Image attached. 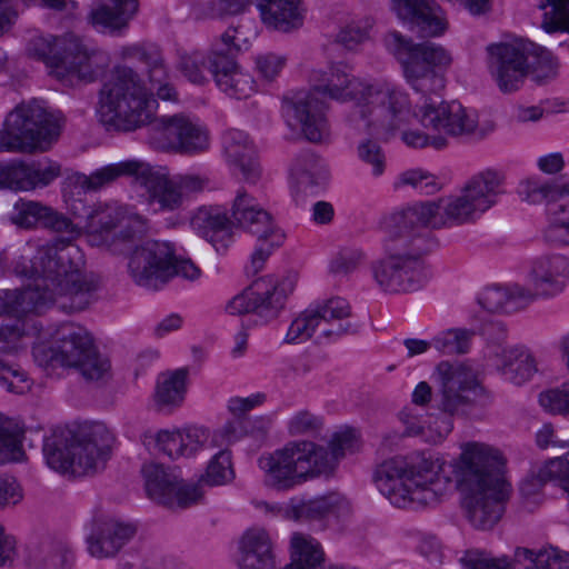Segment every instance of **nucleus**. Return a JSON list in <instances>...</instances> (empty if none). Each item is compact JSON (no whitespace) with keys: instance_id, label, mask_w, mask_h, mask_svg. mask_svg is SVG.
<instances>
[{"instance_id":"09e8293b","label":"nucleus","mask_w":569,"mask_h":569,"mask_svg":"<svg viewBox=\"0 0 569 569\" xmlns=\"http://www.w3.org/2000/svg\"><path fill=\"white\" fill-rule=\"evenodd\" d=\"M71 368L78 370L87 381L104 382L111 377L110 361L99 352L96 345L87 353L86 358Z\"/></svg>"},{"instance_id":"0e129e2a","label":"nucleus","mask_w":569,"mask_h":569,"mask_svg":"<svg viewBox=\"0 0 569 569\" xmlns=\"http://www.w3.org/2000/svg\"><path fill=\"white\" fill-rule=\"evenodd\" d=\"M182 432L183 453L184 457H190L198 452L200 449L211 445L212 435L209 429L204 427H188Z\"/></svg>"},{"instance_id":"a878e982","label":"nucleus","mask_w":569,"mask_h":569,"mask_svg":"<svg viewBox=\"0 0 569 569\" xmlns=\"http://www.w3.org/2000/svg\"><path fill=\"white\" fill-rule=\"evenodd\" d=\"M310 309L319 322V338H325V341H337L358 331L352 321V308L342 297H332Z\"/></svg>"},{"instance_id":"b1692460","label":"nucleus","mask_w":569,"mask_h":569,"mask_svg":"<svg viewBox=\"0 0 569 569\" xmlns=\"http://www.w3.org/2000/svg\"><path fill=\"white\" fill-rule=\"evenodd\" d=\"M528 276L541 298H553L569 283V258L558 253L540 254L531 260Z\"/></svg>"},{"instance_id":"bf43d9fd","label":"nucleus","mask_w":569,"mask_h":569,"mask_svg":"<svg viewBox=\"0 0 569 569\" xmlns=\"http://www.w3.org/2000/svg\"><path fill=\"white\" fill-rule=\"evenodd\" d=\"M482 335L487 340L488 358L492 362L496 361L498 350L511 349L513 346L507 343L508 331L501 321H489L482 327Z\"/></svg>"},{"instance_id":"473e14b6","label":"nucleus","mask_w":569,"mask_h":569,"mask_svg":"<svg viewBox=\"0 0 569 569\" xmlns=\"http://www.w3.org/2000/svg\"><path fill=\"white\" fill-rule=\"evenodd\" d=\"M142 161L129 159L116 163H110L94 170L90 174L74 172L69 176L70 183L84 192H96L114 183L121 177L137 178Z\"/></svg>"},{"instance_id":"f257e3e1","label":"nucleus","mask_w":569,"mask_h":569,"mask_svg":"<svg viewBox=\"0 0 569 569\" xmlns=\"http://www.w3.org/2000/svg\"><path fill=\"white\" fill-rule=\"evenodd\" d=\"M13 222L22 228L42 226L67 238L40 247L32 259L21 257L14 272L32 279L27 287L0 291V315L21 316L38 312L50 303L63 300L62 308L73 311L86 309L92 301L97 282L81 271L83 253L71 240L80 229L64 214L36 201L16 204Z\"/></svg>"},{"instance_id":"3c124183","label":"nucleus","mask_w":569,"mask_h":569,"mask_svg":"<svg viewBox=\"0 0 569 569\" xmlns=\"http://www.w3.org/2000/svg\"><path fill=\"white\" fill-rule=\"evenodd\" d=\"M539 8L543 10L542 28L547 32L569 31V0H543Z\"/></svg>"},{"instance_id":"4468645a","label":"nucleus","mask_w":569,"mask_h":569,"mask_svg":"<svg viewBox=\"0 0 569 569\" xmlns=\"http://www.w3.org/2000/svg\"><path fill=\"white\" fill-rule=\"evenodd\" d=\"M441 390L438 408L449 416L465 415L473 405L485 406L487 390L479 385L473 371L463 366L440 365Z\"/></svg>"},{"instance_id":"79ce46f5","label":"nucleus","mask_w":569,"mask_h":569,"mask_svg":"<svg viewBox=\"0 0 569 569\" xmlns=\"http://www.w3.org/2000/svg\"><path fill=\"white\" fill-rule=\"evenodd\" d=\"M291 176L301 191H312L323 186L328 178V171L322 161L313 154L299 157L292 169Z\"/></svg>"},{"instance_id":"423d86ee","label":"nucleus","mask_w":569,"mask_h":569,"mask_svg":"<svg viewBox=\"0 0 569 569\" xmlns=\"http://www.w3.org/2000/svg\"><path fill=\"white\" fill-rule=\"evenodd\" d=\"M443 461L426 451L385 460L376 470L379 491L398 508H415L439 502L452 488L442 475Z\"/></svg>"},{"instance_id":"a211bd4d","label":"nucleus","mask_w":569,"mask_h":569,"mask_svg":"<svg viewBox=\"0 0 569 569\" xmlns=\"http://www.w3.org/2000/svg\"><path fill=\"white\" fill-rule=\"evenodd\" d=\"M142 473L148 497L160 505L169 508H187L202 497L198 485L180 480L161 465H144Z\"/></svg>"},{"instance_id":"2f4dec72","label":"nucleus","mask_w":569,"mask_h":569,"mask_svg":"<svg viewBox=\"0 0 569 569\" xmlns=\"http://www.w3.org/2000/svg\"><path fill=\"white\" fill-rule=\"evenodd\" d=\"M240 569H274L272 541L263 528L248 529L239 540Z\"/></svg>"},{"instance_id":"c756f323","label":"nucleus","mask_w":569,"mask_h":569,"mask_svg":"<svg viewBox=\"0 0 569 569\" xmlns=\"http://www.w3.org/2000/svg\"><path fill=\"white\" fill-rule=\"evenodd\" d=\"M224 154L228 162L238 169L248 183H257L261 176L256 149L248 134L240 130H230L223 138Z\"/></svg>"},{"instance_id":"0eeeda50","label":"nucleus","mask_w":569,"mask_h":569,"mask_svg":"<svg viewBox=\"0 0 569 569\" xmlns=\"http://www.w3.org/2000/svg\"><path fill=\"white\" fill-rule=\"evenodd\" d=\"M382 220V228L389 237V254L372 267L373 279L379 288L388 293H406L418 290L429 279V271L423 260L427 251L420 228H430L422 223H412L399 228L397 233L388 229V219Z\"/></svg>"},{"instance_id":"412c9836","label":"nucleus","mask_w":569,"mask_h":569,"mask_svg":"<svg viewBox=\"0 0 569 569\" xmlns=\"http://www.w3.org/2000/svg\"><path fill=\"white\" fill-rule=\"evenodd\" d=\"M137 183L144 189L147 203L157 211H174L182 206V192L166 167L142 161Z\"/></svg>"},{"instance_id":"052dcab7","label":"nucleus","mask_w":569,"mask_h":569,"mask_svg":"<svg viewBox=\"0 0 569 569\" xmlns=\"http://www.w3.org/2000/svg\"><path fill=\"white\" fill-rule=\"evenodd\" d=\"M540 406L553 415L569 416V388L562 385L560 388H552L539 395Z\"/></svg>"},{"instance_id":"4d7b16f0","label":"nucleus","mask_w":569,"mask_h":569,"mask_svg":"<svg viewBox=\"0 0 569 569\" xmlns=\"http://www.w3.org/2000/svg\"><path fill=\"white\" fill-rule=\"evenodd\" d=\"M363 259L365 254L360 249L345 248L332 258L329 271L335 276H348L358 269Z\"/></svg>"},{"instance_id":"9d476101","label":"nucleus","mask_w":569,"mask_h":569,"mask_svg":"<svg viewBox=\"0 0 569 569\" xmlns=\"http://www.w3.org/2000/svg\"><path fill=\"white\" fill-rule=\"evenodd\" d=\"M412 116L422 128L446 137H476L485 139L495 132L497 124L492 120L479 123L476 111L465 107L458 100H426L417 103Z\"/></svg>"},{"instance_id":"a19ab883","label":"nucleus","mask_w":569,"mask_h":569,"mask_svg":"<svg viewBox=\"0 0 569 569\" xmlns=\"http://www.w3.org/2000/svg\"><path fill=\"white\" fill-rule=\"evenodd\" d=\"M292 561L286 569H322L323 551L311 537L295 533L291 538Z\"/></svg>"},{"instance_id":"2eb2a0df","label":"nucleus","mask_w":569,"mask_h":569,"mask_svg":"<svg viewBox=\"0 0 569 569\" xmlns=\"http://www.w3.org/2000/svg\"><path fill=\"white\" fill-rule=\"evenodd\" d=\"M118 223V211L108 204L96 206L87 216L88 241L91 246H106L113 253H123L128 243L144 233L146 220L140 216L127 218L119 233L112 229Z\"/></svg>"},{"instance_id":"5701e85b","label":"nucleus","mask_w":569,"mask_h":569,"mask_svg":"<svg viewBox=\"0 0 569 569\" xmlns=\"http://www.w3.org/2000/svg\"><path fill=\"white\" fill-rule=\"evenodd\" d=\"M399 19L421 37H438L447 29L443 10L435 0H391Z\"/></svg>"},{"instance_id":"39448f33","label":"nucleus","mask_w":569,"mask_h":569,"mask_svg":"<svg viewBox=\"0 0 569 569\" xmlns=\"http://www.w3.org/2000/svg\"><path fill=\"white\" fill-rule=\"evenodd\" d=\"M506 193V174L487 168L475 173L459 194L426 201L397 211L387 221L388 229L397 233L399 228L412 223L427 224L432 229L457 227L476 221Z\"/></svg>"},{"instance_id":"de8ad7c7","label":"nucleus","mask_w":569,"mask_h":569,"mask_svg":"<svg viewBox=\"0 0 569 569\" xmlns=\"http://www.w3.org/2000/svg\"><path fill=\"white\" fill-rule=\"evenodd\" d=\"M217 88L229 97L247 99L257 91L252 73H210Z\"/></svg>"},{"instance_id":"6e6552de","label":"nucleus","mask_w":569,"mask_h":569,"mask_svg":"<svg viewBox=\"0 0 569 569\" xmlns=\"http://www.w3.org/2000/svg\"><path fill=\"white\" fill-rule=\"evenodd\" d=\"M111 452V436L102 425L81 427L77 432L56 430L44 439L47 465L72 476L93 475L106 467Z\"/></svg>"},{"instance_id":"9b49d317","label":"nucleus","mask_w":569,"mask_h":569,"mask_svg":"<svg viewBox=\"0 0 569 569\" xmlns=\"http://www.w3.org/2000/svg\"><path fill=\"white\" fill-rule=\"evenodd\" d=\"M315 442L290 441L281 449L259 458L264 485L278 491L295 488L317 475L312 462Z\"/></svg>"},{"instance_id":"aec40b11","label":"nucleus","mask_w":569,"mask_h":569,"mask_svg":"<svg viewBox=\"0 0 569 569\" xmlns=\"http://www.w3.org/2000/svg\"><path fill=\"white\" fill-rule=\"evenodd\" d=\"M94 346L91 335L81 326L76 323H63L57 330L54 346L47 348L38 346L33 349V356L39 359L44 356L46 362L71 368L87 357V353Z\"/></svg>"},{"instance_id":"7c9ffc66","label":"nucleus","mask_w":569,"mask_h":569,"mask_svg":"<svg viewBox=\"0 0 569 569\" xmlns=\"http://www.w3.org/2000/svg\"><path fill=\"white\" fill-rule=\"evenodd\" d=\"M262 23L272 30L291 32L303 26L306 9L302 0H257Z\"/></svg>"},{"instance_id":"393cba45","label":"nucleus","mask_w":569,"mask_h":569,"mask_svg":"<svg viewBox=\"0 0 569 569\" xmlns=\"http://www.w3.org/2000/svg\"><path fill=\"white\" fill-rule=\"evenodd\" d=\"M537 190L547 200L548 224L543 230L545 241L553 246L569 244V181L562 184H543Z\"/></svg>"},{"instance_id":"338daca9","label":"nucleus","mask_w":569,"mask_h":569,"mask_svg":"<svg viewBox=\"0 0 569 569\" xmlns=\"http://www.w3.org/2000/svg\"><path fill=\"white\" fill-rule=\"evenodd\" d=\"M246 433L243 418L236 417L226 422L219 430L212 433L211 446H228L239 440Z\"/></svg>"},{"instance_id":"49530a36","label":"nucleus","mask_w":569,"mask_h":569,"mask_svg":"<svg viewBox=\"0 0 569 569\" xmlns=\"http://www.w3.org/2000/svg\"><path fill=\"white\" fill-rule=\"evenodd\" d=\"M119 57L124 62L148 71L166 68L164 59L159 47L152 43L132 44L121 48Z\"/></svg>"},{"instance_id":"5fc2aeb1","label":"nucleus","mask_w":569,"mask_h":569,"mask_svg":"<svg viewBox=\"0 0 569 569\" xmlns=\"http://www.w3.org/2000/svg\"><path fill=\"white\" fill-rule=\"evenodd\" d=\"M319 322H317L311 309H307L301 312L290 325L286 341L289 343H296L306 341L312 337L319 342L323 341L325 338H319Z\"/></svg>"},{"instance_id":"e433bc0d","label":"nucleus","mask_w":569,"mask_h":569,"mask_svg":"<svg viewBox=\"0 0 569 569\" xmlns=\"http://www.w3.org/2000/svg\"><path fill=\"white\" fill-rule=\"evenodd\" d=\"M30 560L38 569H68L73 562L69 545L58 538H43L30 549Z\"/></svg>"},{"instance_id":"20e7f679","label":"nucleus","mask_w":569,"mask_h":569,"mask_svg":"<svg viewBox=\"0 0 569 569\" xmlns=\"http://www.w3.org/2000/svg\"><path fill=\"white\" fill-rule=\"evenodd\" d=\"M98 114L108 128L136 131L158 120V101L178 102L179 92L167 73H104Z\"/></svg>"},{"instance_id":"c03bdc74","label":"nucleus","mask_w":569,"mask_h":569,"mask_svg":"<svg viewBox=\"0 0 569 569\" xmlns=\"http://www.w3.org/2000/svg\"><path fill=\"white\" fill-rule=\"evenodd\" d=\"M60 174V163L50 159L31 163L22 162V191L47 187Z\"/></svg>"},{"instance_id":"72a5a7b5","label":"nucleus","mask_w":569,"mask_h":569,"mask_svg":"<svg viewBox=\"0 0 569 569\" xmlns=\"http://www.w3.org/2000/svg\"><path fill=\"white\" fill-rule=\"evenodd\" d=\"M492 366L506 380L516 386L529 381L537 372L536 359L529 349L523 346L498 350Z\"/></svg>"},{"instance_id":"4be33fe9","label":"nucleus","mask_w":569,"mask_h":569,"mask_svg":"<svg viewBox=\"0 0 569 569\" xmlns=\"http://www.w3.org/2000/svg\"><path fill=\"white\" fill-rule=\"evenodd\" d=\"M231 216L233 220L258 241L271 238L272 244H282L284 234L273 223L271 214L244 189H239L232 201Z\"/></svg>"},{"instance_id":"680f3d73","label":"nucleus","mask_w":569,"mask_h":569,"mask_svg":"<svg viewBox=\"0 0 569 569\" xmlns=\"http://www.w3.org/2000/svg\"><path fill=\"white\" fill-rule=\"evenodd\" d=\"M372 26L373 21L370 18L352 21L341 29L337 41L345 48L352 49L369 38Z\"/></svg>"},{"instance_id":"cd10ccee","label":"nucleus","mask_w":569,"mask_h":569,"mask_svg":"<svg viewBox=\"0 0 569 569\" xmlns=\"http://www.w3.org/2000/svg\"><path fill=\"white\" fill-rule=\"evenodd\" d=\"M136 533L134 526L113 518H100L87 538L89 553L98 559L113 557Z\"/></svg>"},{"instance_id":"6ab92c4d","label":"nucleus","mask_w":569,"mask_h":569,"mask_svg":"<svg viewBox=\"0 0 569 569\" xmlns=\"http://www.w3.org/2000/svg\"><path fill=\"white\" fill-rule=\"evenodd\" d=\"M284 291L273 276L256 279L227 305L229 315L256 313L264 319L274 318L284 303Z\"/></svg>"},{"instance_id":"ea45409f","label":"nucleus","mask_w":569,"mask_h":569,"mask_svg":"<svg viewBox=\"0 0 569 569\" xmlns=\"http://www.w3.org/2000/svg\"><path fill=\"white\" fill-rule=\"evenodd\" d=\"M187 370L178 369L159 377L154 402L160 409H171L181 405L186 393Z\"/></svg>"},{"instance_id":"f03ea898","label":"nucleus","mask_w":569,"mask_h":569,"mask_svg":"<svg viewBox=\"0 0 569 569\" xmlns=\"http://www.w3.org/2000/svg\"><path fill=\"white\" fill-rule=\"evenodd\" d=\"M325 97L338 102H352L348 123L388 140L411 116V104L405 92L367 82L355 73H331L325 84L310 90L289 92L282 98V112L288 126L300 127L303 137L320 142L329 136L328 110Z\"/></svg>"},{"instance_id":"8fccbe9b","label":"nucleus","mask_w":569,"mask_h":569,"mask_svg":"<svg viewBox=\"0 0 569 569\" xmlns=\"http://www.w3.org/2000/svg\"><path fill=\"white\" fill-rule=\"evenodd\" d=\"M475 331L468 329H449L432 338L433 348L445 355L468 352Z\"/></svg>"},{"instance_id":"864d4df0","label":"nucleus","mask_w":569,"mask_h":569,"mask_svg":"<svg viewBox=\"0 0 569 569\" xmlns=\"http://www.w3.org/2000/svg\"><path fill=\"white\" fill-rule=\"evenodd\" d=\"M407 83L426 100H436L447 86L443 73H405Z\"/></svg>"},{"instance_id":"e2e57ef3","label":"nucleus","mask_w":569,"mask_h":569,"mask_svg":"<svg viewBox=\"0 0 569 569\" xmlns=\"http://www.w3.org/2000/svg\"><path fill=\"white\" fill-rule=\"evenodd\" d=\"M156 448L171 459L184 457L181 430H160L154 437H149Z\"/></svg>"},{"instance_id":"37998d69","label":"nucleus","mask_w":569,"mask_h":569,"mask_svg":"<svg viewBox=\"0 0 569 569\" xmlns=\"http://www.w3.org/2000/svg\"><path fill=\"white\" fill-rule=\"evenodd\" d=\"M23 429L13 419L0 416V465L21 461Z\"/></svg>"},{"instance_id":"bb28decb","label":"nucleus","mask_w":569,"mask_h":569,"mask_svg":"<svg viewBox=\"0 0 569 569\" xmlns=\"http://www.w3.org/2000/svg\"><path fill=\"white\" fill-rule=\"evenodd\" d=\"M385 41L388 49L395 53L405 67L423 62L431 68L448 69L452 64L451 53L440 46L433 43L415 44L410 39L396 31L390 32Z\"/></svg>"},{"instance_id":"603ef678","label":"nucleus","mask_w":569,"mask_h":569,"mask_svg":"<svg viewBox=\"0 0 569 569\" xmlns=\"http://www.w3.org/2000/svg\"><path fill=\"white\" fill-rule=\"evenodd\" d=\"M234 470L232 468L231 452L221 449L208 463L202 481L210 486H221L232 481Z\"/></svg>"},{"instance_id":"dca6fc26","label":"nucleus","mask_w":569,"mask_h":569,"mask_svg":"<svg viewBox=\"0 0 569 569\" xmlns=\"http://www.w3.org/2000/svg\"><path fill=\"white\" fill-rule=\"evenodd\" d=\"M172 256L171 243L147 241L131 252L128 261L129 276L137 286L157 290L171 279Z\"/></svg>"},{"instance_id":"1a4fd4ad","label":"nucleus","mask_w":569,"mask_h":569,"mask_svg":"<svg viewBox=\"0 0 569 569\" xmlns=\"http://www.w3.org/2000/svg\"><path fill=\"white\" fill-rule=\"evenodd\" d=\"M60 131V119L40 102H21L7 114L0 129V152L47 151Z\"/></svg>"},{"instance_id":"c9c22d12","label":"nucleus","mask_w":569,"mask_h":569,"mask_svg":"<svg viewBox=\"0 0 569 569\" xmlns=\"http://www.w3.org/2000/svg\"><path fill=\"white\" fill-rule=\"evenodd\" d=\"M528 41L512 39L487 47L488 63L497 71H526Z\"/></svg>"},{"instance_id":"7ed1b4c3","label":"nucleus","mask_w":569,"mask_h":569,"mask_svg":"<svg viewBox=\"0 0 569 569\" xmlns=\"http://www.w3.org/2000/svg\"><path fill=\"white\" fill-rule=\"evenodd\" d=\"M502 466L500 451L489 445L468 442L461 448L455 467L457 487L465 517L476 529H492L505 512L510 486Z\"/></svg>"},{"instance_id":"a18cd8bd","label":"nucleus","mask_w":569,"mask_h":569,"mask_svg":"<svg viewBox=\"0 0 569 569\" xmlns=\"http://www.w3.org/2000/svg\"><path fill=\"white\" fill-rule=\"evenodd\" d=\"M352 446L351 438L348 435H335L329 442L328 448L315 443V455L312 462L317 475L327 473L333 470L338 460L345 456V452Z\"/></svg>"},{"instance_id":"f3484780","label":"nucleus","mask_w":569,"mask_h":569,"mask_svg":"<svg viewBox=\"0 0 569 569\" xmlns=\"http://www.w3.org/2000/svg\"><path fill=\"white\" fill-rule=\"evenodd\" d=\"M241 40L240 27H229L213 41L208 53H181L178 68L180 71H238L242 67Z\"/></svg>"},{"instance_id":"c85d7f7f","label":"nucleus","mask_w":569,"mask_h":569,"mask_svg":"<svg viewBox=\"0 0 569 569\" xmlns=\"http://www.w3.org/2000/svg\"><path fill=\"white\" fill-rule=\"evenodd\" d=\"M191 227L218 252L224 251L231 243L233 222L221 207L199 208L191 218Z\"/></svg>"},{"instance_id":"69168bd1","label":"nucleus","mask_w":569,"mask_h":569,"mask_svg":"<svg viewBox=\"0 0 569 569\" xmlns=\"http://www.w3.org/2000/svg\"><path fill=\"white\" fill-rule=\"evenodd\" d=\"M359 158L372 167V173L380 176L385 171L386 156L381 147L372 140H365L358 146Z\"/></svg>"},{"instance_id":"6e6d98bb","label":"nucleus","mask_w":569,"mask_h":569,"mask_svg":"<svg viewBox=\"0 0 569 569\" xmlns=\"http://www.w3.org/2000/svg\"><path fill=\"white\" fill-rule=\"evenodd\" d=\"M409 186L415 189H419L426 194L435 193L440 190L441 186L437 181L436 177L421 169H411L402 172L396 182V187Z\"/></svg>"},{"instance_id":"13d9d810","label":"nucleus","mask_w":569,"mask_h":569,"mask_svg":"<svg viewBox=\"0 0 569 569\" xmlns=\"http://www.w3.org/2000/svg\"><path fill=\"white\" fill-rule=\"evenodd\" d=\"M323 426L322 418L309 410H299L291 416L287 428L290 436L315 435Z\"/></svg>"},{"instance_id":"f8f14e48","label":"nucleus","mask_w":569,"mask_h":569,"mask_svg":"<svg viewBox=\"0 0 569 569\" xmlns=\"http://www.w3.org/2000/svg\"><path fill=\"white\" fill-rule=\"evenodd\" d=\"M30 51L47 68L76 71L86 68L108 67V56L102 50L90 49L81 39L72 33L60 37L52 34L34 38Z\"/></svg>"},{"instance_id":"ddd939ff","label":"nucleus","mask_w":569,"mask_h":569,"mask_svg":"<svg viewBox=\"0 0 569 569\" xmlns=\"http://www.w3.org/2000/svg\"><path fill=\"white\" fill-rule=\"evenodd\" d=\"M148 127V141L156 149L192 154L209 148L208 130L187 116L161 117Z\"/></svg>"},{"instance_id":"4c0bfd02","label":"nucleus","mask_w":569,"mask_h":569,"mask_svg":"<svg viewBox=\"0 0 569 569\" xmlns=\"http://www.w3.org/2000/svg\"><path fill=\"white\" fill-rule=\"evenodd\" d=\"M109 4H100L90 13V20L93 26L109 29L110 31L120 30L127 27L129 20L138 10V0H109Z\"/></svg>"},{"instance_id":"58836bf2","label":"nucleus","mask_w":569,"mask_h":569,"mask_svg":"<svg viewBox=\"0 0 569 569\" xmlns=\"http://www.w3.org/2000/svg\"><path fill=\"white\" fill-rule=\"evenodd\" d=\"M513 561L523 569H569V553L551 547L538 550L518 547Z\"/></svg>"},{"instance_id":"774afa93","label":"nucleus","mask_w":569,"mask_h":569,"mask_svg":"<svg viewBox=\"0 0 569 569\" xmlns=\"http://www.w3.org/2000/svg\"><path fill=\"white\" fill-rule=\"evenodd\" d=\"M466 562L470 569H512V561L509 558H493L481 551L468 552Z\"/></svg>"},{"instance_id":"f704fd0d","label":"nucleus","mask_w":569,"mask_h":569,"mask_svg":"<svg viewBox=\"0 0 569 569\" xmlns=\"http://www.w3.org/2000/svg\"><path fill=\"white\" fill-rule=\"evenodd\" d=\"M346 505L345 498L337 493L318 497L311 500H291L287 509L281 510L283 518L295 521L319 520Z\"/></svg>"}]
</instances>
